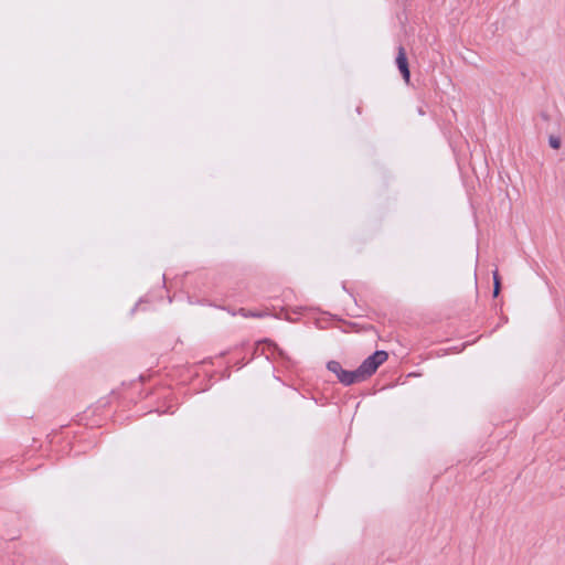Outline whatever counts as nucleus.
I'll return each instance as SVG.
<instances>
[{"mask_svg": "<svg viewBox=\"0 0 565 565\" xmlns=\"http://www.w3.org/2000/svg\"><path fill=\"white\" fill-rule=\"evenodd\" d=\"M388 359V353L384 350L375 351L372 355L367 356L361 365L355 369L361 382L371 377L379 366Z\"/></svg>", "mask_w": 565, "mask_h": 565, "instance_id": "nucleus-1", "label": "nucleus"}, {"mask_svg": "<svg viewBox=\"0 0 565 565\" xmlns=\"http://www.w3.org/2000/svg\"><path fill=\"white\" fill-rule=\"evenodd\" d=\"M395 64H396L397 70L399 71L404 82L406 84H409L411 73H409L408 58H407L405 49L402 46L398 47L397 56L395 58Z\"/></svg>", "mask_w": 565, "mask_h": 565, "instance_id": "nucleus-2", "label": "nucleus"}, {"mask_svg": "<svg viewBox=\"0 0 565 565\" xmlns=\"http://www.w3.org/2000/svg\"><path fill=\"white\" fill-rule=\"evenodd\" d=\"M339 382L345 386H349V385H352L355 383H361V380L359 379L356 370H353V371L343 370V372H341Z\"/></svg>", "mask_w": 565, "mask_h": 565, "instance_id": "nucleus-3", "label": "nucleus"}, {"mask_svg": "<svg viewBox=\"0 0 565 565\" xmlns=\"http://www.w3.org/2000/svg\"><path fill=\"white\" fill-rule=\"evenodd\" d=\"M327 369L335 374L337 379L339 380L341 376V372H343V367L340 362L338 361H329L327 364Z\"/></svg>", "mask_w": 565, "mask_h": 565, "instance_id": "nucleus-4", "label": "nucleus"}, {"mask_svg": "<svg viewBox=\"0 0 565 565\" xmlns=\"http://www.w3.org/2000/svg\"><path fill=\"white\" fill-rule=\"evenodd\" d=\"M238 312L241 316H243L245 318H262L267 315V312H265V311H252V310H247L244 308H241Z\"/></svg>", "mask_w": 565, "mask_h": 565, "instance_id": "nucleus-5", "label": "nucleus"}, {"mask_svg": "<svg viewBox=\"0 0 565 565\" xmlns=\"http://www.w3.org/2000/svg\"><path fill=\"white\" fill-rule=\"evenodd\" d=\"M493 296L494 297H498L499 292H500V288H501V281H500V276H499V273L498 270H494L493 271Z\"/></svg>", "mask_w": 565, "mask_h": 565, "instance_id": "nucleus-6", "label": "nucleus"}, {"mask_svg": "<svg viewBox=\"0 0 565 565\" xmlns=\"http://www.w3.org/2000/svg\"><path fill=\"white\" fill-rule=\"evenodd\" d=\"M548 143L553 149H559L561 148V139L556 136H550Z\"/></svg>", "mask_w": 565, "mask_h": 565, "instance_id": "nucleus-7", "label": "nucleus"}]
</instances>
